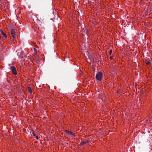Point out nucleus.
<instances>
[{
    "label": "nucleus",
    "mask_w": 152,
    "mask_h": 152,
    "mask_svg": "<svg viewBox=\"0 0 152 152\" xmlns=\"http://www.w3.org/2000/svg\"><path fill=\"white\" fill-rule=\"evenodd\" d=\"M102 77V74L101 72H98L96 75V78L97 80L100 81L101 80Z\"/></svg>",
    "instance_id": "1"
},
{
    "label": "nucleus",
    "mask_w": 152,
    "mask_h": 152,
    "mask_svg": "<svg viewBox=\"0 0 152 152\" xmlns=\"http://www.w3.org/2000/svg\"><path fill=\"white\" fill-rule=\"evenodd\" d=\"M33 49L34 51V53L36 54L37 53V50L35 48H34Z\"/></svg>",
    "instance_id": "7"
},
{
    "label": "nucleus",
    "mask_w": 152,
    "mask_h": 152,
    "mask_svg": "<svg viewBox=\"0 0 152 152\" xmlns=\"http://www.w3.org/2000/svg\"><path fill=\"white\" fill-rule=\"evenodd\" d=\"M1 34L2 35H3L4 36V37H5V38L7 37V36L6 34L5 33H4V32L2 33H1Z\"/></svg>",
    "instance_id": "9"
},
{
    "label": "nucleus",
    "mask_w": 152,
    "mask_h": 152,
    "mask_svg": "<svg viewBox=\"0 0 152 152\" xmlns=\"http://www.w3.org/2000/svg\"><path fill=\"white\" fill-rule=\"evenodd\" d=\"M66 133H67L68 134H69L70 135H71L72 136H75V134L73 133H72L70 131H68L67 130H66Z\"/></svg>",
    "instance_id": "5"
},
{
    "label": "nucleus",
    "mask_w": 152,
    "mask_h": 152,
    "mask_svg": "<svg viewBox=\"0 0 152 152\" xmlns=\"http://www.w3.org/2000/svg\"><path fill=\"white\" fill-rule=\"evenodd\" d=\"M112 50H110V52H109V54L110 55H111V53H112Z\"/></svg>",
    "instance_id": "12"
},
{
    "label": "nucleus",
    "mask_w": 152,
    "mask_h": 152,
    "mask_svg": "<svg viewBox=\"0 0 152 152\" xmlns=\"http://www.w3.org/2000/svg\"><path fill=\"white\" fill-rule=\"evenodd\" d=\"M10 69L11 70L15 75H17V72L14 66L11 67Z\"/></svg>",
    "instance_id": "2"
},
{
    "label": "nucleus",
    "mask_w": 152,
    "mask_h": 152,
    "mask_svg": "<svg viewBox=\"0 0 152 152\" xmlns=\"http://www.w3.org/2000/svg\"><path fill=\"white\" fill-rule=\"evenodd\" d=\"M28 91L29 92L30 94H31L32 93V89H31V88L29 87H28Z\"/></svg>",
    "instance_id": "6"
},
{
    "label": "nucleus",
    "mask_w": 152,
    "mask_h": 152,
    "mask_svg": "<svg viewBox=\"0 0 152 152\" xmlns=\"http://www.w3.org/2000/svg\"><path fill=\"white\" fill-rule=\"evenodd\" d=\"M88 140H84L82 141L81 143L80 144V146H82L83 145H84L86 143H88Z\"/></svg>",
    "instance_id": "4"
},
{
    "label": "nucleus",
    "mask_w": 152,
    "mask_h": 152,
    "mask_svg": "<svg viewBox=\"0 0 152 152\" xmlns=\"http://www.w3.org/2000/svg\"><path fill=\"white\" fill-rule=\"evenodd\" d=\"M113 58V57L112 56H111L110 57V59H112Z\"/></svg>",
    "instance_id": "14"
},
{
    "label": "nucleus",
    "mask_w": 152,
    "mask_h": 152,
    "mask_svg": "<svg viewBox=\"0 0 152 152\" xmlns=\"http://www.w3.org/2000/svg\"><path fill=\"white\" fill-rule=\"evenodd\" d=\"M11 33L12 35V36L13 37V39H15V31L14 29H12L11 31Z\"/></svg>",
    "instance_id": "3"
},
{
    "label": "nucleus",
    "mask_w": 152,
    "mask_h": 152,
    "mask_svg": "<svg viewBox=\"0 0 152 152\" xmlns=\"http://www.w3.org/2000/svg\"><path fill=\"white\" fill-rule=\"evenodd\" d=\"M32 134H33V135L34 136L36 137V138L37 139H38V137L37 136H36V134L34 132H32Z\"/></svg>",
    "instance_id": "8"
},
{
    "label": "nucleus",
    "mask_w": 152,
    "mask_h": 152,
    "mask_svg": "<svg viewBox=\"0 0 152 152\" xmlns=\"http://www.w3.org/2000/svg\"><path fill=\"white\" fill-rule=\"evenodd\" d=\"M2 38V37L1 36V35H0V39H1Z\"/></svg>",
    "instance_id": "13"
},
{
    "label": "nucleus",
    "mask_w": 152,
    "mask_h": 152,
    "mask_svg": "<svg viewBox=\"0 0 152 152\" xmlns=\"http://www.w3.org/2000/svg\"><path fill=\"white\" fill-rule=\"evenodd\" d=\"M146 63L147 65H149L150 64V62L149 61H146Z\"/></svg>",
    "instance_id": "10"
},
{
    "label": "nucleus",
    "mask_w": 152,
    "mask_h": 152,
    "mask_svg": "<svg viewBox=\"0 0 152 152\" xmlns=\"http://www.w3.org/2000/svg\"><path fill=\"white\" fill-rule=\"evenodd\" d=\"M3 32V31H2V30L1 28H0V33H1V34Z\"/></svg>",
    "instance_id": "11"
}]
</instances>
